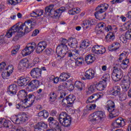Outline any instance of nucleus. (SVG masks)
I'll list each match as a JSON object with an SVG mask.
<instances>
[{
	"instance_id": "b1692460",
	"label": "nucleus",
	"mask_w": 131,
	"mask_h": 131,
	"mask_svg": "<svg viewBox=\"0 0 131 131\" xmlns=\"http://www.w3.org/2000/svg\"><path fill=\"white\" fill-rule=\"evenodd\" d=\"M95 60L96 57L93 54H88L85 58V62L88 65L93 64Z\"/></svg>"
},
{
	"instance_id": "ea45409f",
	"label": "nucleus",
	"mask_w": 131,
	"mask_h": 131,
	"mask_svg": "<svg viewBox=\"0 0 131 131\" xmlns=\"http://www.w3.org/2000/svg\"><path fill=\"white\" fill-rule=\"evenodd\" d=\"M49 101L51 103H53V102H55L56 101V99H57V94L55 93V92H51L49 95Z\"/></svg>"
},
{
	"instance_id": "6e6d98bb",
	"label": "nucleus",
	"mask_w": 131,
	"mask_h": 131,
	"mask_svg": "<svg viewBox=\"0 0 131 131\" xmlns=\"http://www.w3.org/2000/svg\"><path fill=\"white\" fill-rule=\"evenodd\" d=\"M96 107V104H91L90 105H86V108L88 110H94Z\"/></svg>"
},
{
	"instance_id": "f257e3e1",
	"label": "nucleus",
	"mask_w": 131,
	"mask_h": 131,
	"mask_svg": "<svg viewBox=\"0 0 131 131\" xmlns=\"http://www.w3.org/2000/svg\"><path fill=\"white\" fill-rule=\"evenodd\" d=\"M18 95L22 101L25 104L28 103V102H30L31 103H29V105L27 106V107H31L34 103V101H35V96L33 94L27 93L25 92V90H22L19 91Z\"/></svg>"
},
{
	"instance_id": "de8ad7c7",
	"label": "nucleus",
	"mask_w": 131,
	"mask_h": 131,
	"mask_svg": "<svg viewBox=\"0 0 131 131\" xmlns=\"http://www.w3.org/2000/svg\"><path fill=\"white\" fill-rule=\"evenodd\" d=\"M19 50H20V45H17L16 46H15L13 50H12L11 51V55H12V56L16 55V54L18 53Z\"/></svg>"
},
{
	"instance_id": "a211bd4d",
	"label": "nucleus",
	"mask_w": 131,
	"mask_h": 131,
	"mask_svg": "<svg viewBox=\"0 0 131 131\" xmlns=\"http://www.w3.org/2000/svg\"><path fill=\"white\" fill-rule=\"evenodd\" d=\"M48 127V124L43 122L38 123L34 126L35 131H45V128Z\"/></svg>"
},
{
	"instance_id": "a878e982",
	"label": "nucleus",
	"mask_w": 131,
	"mask_h": 131,
	"mask_svg": "<svg viewBox=\"0 0 131 131\" xmlns=\"http://www.w3.org/2000/svg\"><path fill=\"white\" fill-rule=\"evenodd\" d=\"M84 86V84L81 83L80 81H77L75 82L74 86L73 84H70V88H71V90H74V87L76 88L78 91H82L83 88Z\"/></svg>"
},
{
	"instance_id": "09e8293b",
	"label": "nucleus",
	"mask_w": 131,
	"mask_h": 131,
	"mask_svg": "<svg viewBox=\"0 0 131 131\" xmlns=\"http://www.w3.org/2000/svg\"><path fill=\"white\" fill-rule=\"evenodd\" d=\"M112 78L114 81H119L120 79H121L120 78L118 77V76L115 74L113 71L112 74Z\"/></svg>"
},
{
	"instance_id": "f03ea898",
	"label": "nucleus",
	"mask_w": 131,
	"mask_h": 131,
	"mask_svg": "<svg viewBox=\"0 0 131 131\" xmlns=\"http://www.w3.org/2000/svg\"><path fill=\"white\" fill-rule=\"evenodd\" d=\"M109 8V5L107 4H103L98 5L95 9V13L94 15L96 19L98 20H104L105 17H106V13L102 14L103 13H105Z\"/></svg>"
},
{
	"instance_id": "37998d69",
	"label": "nucleus",
	"mask_w": 131,
	"mask_h": 131,
	"mask_svg": "<svg viewBox=\"0 0 131 131\" xmlns=\"http://www.w3.org/2000/svg\"><path fill=\"white\" fill-rule=\"evenodd\" d=\"M112 47L113 48L112 49V51L113 52L114 51H117V50L120 48V44L117 42H114L112 44Z\"/></svg>"
},
{
	"instance_id": "423d86ee",
	"label": "nucleus",
	"mask_w": 131,
	"mask_h": 131,
	"mask_svg": "<svg viewBox=\"0 0 131 131\" xmlns=\"http://www.w3.org/2000/svg\"><path fill=\"white\" fill-rule=\"evenodd\" d=\"M68 58L71 60V61H74V60L77 61H79L80 62H84V59L83 57H78L79 56V53L77 50H73L72 51H69L68 53Z\"/></svg>"
},
{
	"instance_id": "c756f323",
	"label": "nucleus",
	"mask_w": 131,
	"mask_h": 131,
	"mask_svg": "<svg viewBox=\"0 0 131 131\" xmlns=\"http://www.w3.org/2000/svg\"><path fill=\"white\" fill-rule=\"evenodd\" d=\"M26 61H27V59L25 58H23L19 61L17 67V68L19 69V70H24V69L27 66Z\"/></svg>"
},
{
	"instance_id": "cd10ccee",
	"label": "nucleus",
	"mask_w": 131,
	"mask_h": 131,
	"mask_svg": "<svg viewBox=\"0 0 131 131\" xmlns=\"http://www.w3.org/2000/svg\"><path fill=\"white\" fill-rule=\"evenodd\" d=\"M72 52L71 51H69L68 50H66L64 48H61V50L58 52L57 55L58 58H59L60 60H62L65 55H67V57L68 58V52Z\"/></svg>"
},
{
	"instance_id": "4468645a",
	"label": "nucleus",
	"mask_w": 131,
	"mask_h": 131,
	"mask_svg": "<svg viewBox=\"0 0 131 131\" xmlns=\"http://www.w3.org/2000/svg\"><path fill=\"white\" fill-rule=\"evenodd\" d=\"M29 81H30V78L29 77H20L17 81V84L20 88H23L28 85Z\"/></svg>"
},
{
	"instance_id": "69168bd1",
	"label": "nucleus",
	"mask_w": 131,
	"mask_h": 131,
	"mask_svg": "<svg viewBox=\"0 0 131 131\" xmlns=\"http://www.w3.org/2000/svg\"><path fill=\"white\" fill-rule=\"evenodd\" d=\"M89 92L90 93H94L95 92V90H96V86L95 85H91L89 89Z\"/></svg>"
},
{
	"instance_id": "8fccbe9b",
	"label": "nucleus",
	"mask_w": 131,
	"mask_h": 131,
	"mask_svg": "<svg viewBox=\"0 0 131 131\" xmlns=\"http://www.w3.org/2000/svg\"><path fill=\"white\" fill-rule=\"evenodd\" d=\"M115 29H116V28L114 26H112L111 25H108L107 26V27L105 28V30L107 32L112 31V32H113V31H114Z\"/></svg>"
},
{
	"instance_id": "f704fd0d",
	"label": "nucleus",
	"mask_w": 131,
	"mask_h": 131,
	"mask_svg": "<svg viewBox=\"0 0 131 131\" xmlns=\"http://www.w3.org/2000/svg\"><path fill=\"white\" fill-rule=\"evenodd\" d=\"M36 93L37 94V97L36 98V101H38L45 97V93L42 92V89H40L37 90Z\"/></svg>"
},
{
	"instance_id": "79ce46f5",
	"label": "nucleus",
	"mask_w": 131,
	"mask_h": 131,
	"mask_svg": "<svg viewBox=\"0 0 131 131\" xmlns=\"http://www.w3.org/2000/svg\"><path fill=\"white\" fill-rule=\"evenodd\" d=\"M12 125V122H11V121L5 120L4 121L3 120V123L2 124V127H10Z\"/></svg>"
},
{
	"instance_id": "a19ab883",
	"label": "nucleus",
	"mask_w": 131,
	"mask_h": 131,
	"mask_svg": "<svg viewBox=\"0 0 131 131\" xmlns=\"http://www.w3.org/2000/svg\"><path fill=\"white\" fill-rule=\"evenodd\" d=\"M5 70H9V68L7 66L6 62H2L0 63V72H3Z\"/></svg>"
},
{
	"instance_id": "58836bf2",
	"label": "nucleus",
	"mask_w": 131,
	"mask_h": 131,
	"mask_svg": "<svg viewBox=\"0 0 131 131\" xmlns=\"http://www.w3.org/2000/svg\"><path fill=\"white\" fill-rule=\"evenodd\" d=\"M115 39V34L113 32H110L106 35V39L107 40H109V41H113Z\"/></svg>"
},
{
	"instance_id": "9d476101",
	"label": "nucleus",
	"mask_w": 131,
	"mask_h": 131,
	"mask_svg": "<svg viewBox=\"0 0 131 131\" xmlns=\"http://www.w3.org/2000/svg\"><path fill=\"white\" fill-rule=\"evenodd\" d=\"M92 51L96 55H103L106 53V48L103 46L96 45L92 47Z\"/></svg>"
},
{
	"instance_id": "e2e57ef3",
	"label": "nucleus",
	"mask_w": 131,
	"mask_h": 131,
	"mask_svg": "<svg viewBox=\"0 0 131 131\" xmlns=\"http://www.w3.org/2000/svg\"><path fill=\"white\" fill-rule=\"evenodd\" d=\"M50 80H51L53 83H58V82H59V77H55V76H53V78L50 79Z\"/></svg>"
},
{
	"instance_id": "2eb2a0df",
	"label": "nucleus",
	"mask_w": 131,
	"mask_h": 131,
	"mask_svg": "<svg viewBox=\"0 0 131 131\" xmlns=\"http://www.w3.org/2000/svg\"><path fill=\"white\" fill-rule=\"evenodd\" d=\"M33 78H39L41 76V69L38 68H33L30 72Z\"/></svg>"
},
{
	"instance_id": "680f3d73",
	"label": "nucleus",
	"mask_w": 131,
	"mask_h": 131,
	"mask_svg": "<svg viewBox=\"0 0 131 131\" xmlns=\"http://www.w3.org/2000/svg\"><path fill=\"white\" fill-rule=\"evenodd\" d=\"M126 81V83L128 84H130L131 83V74H128L127 78L126 80H124Z\"/></svg>"
},
{
	"instance_id": "338daca9",
	"label": "nucleus",
	"mask_w": 131,
	"mask_h": 131,
	"mask_svg": "<svg viewBox=\"0 0 131 131\" xmlns=\"http://www.w3.org/2000/svg\"><path fill=\"white\" fill-rule=\"evenodd\" d=\"M43 14V10H37V16L39 17Z\"/></svg>"
},
{
	"instance_id": "a18cd8bd",
	"label": "nucleus",
	"mask_w": 131,
	"mask_h": 131,
	"mask_svg": "<svg viewBox=\"0 0 131 131\" xmlns=\"http://www.w3.org/2000/svg\"><path fill=\"white\" fill-rule=\"evenodd\" d=\"M106 85H107V83H104L103 81H101L97 86V88L98 89L100 88V91H103V90L106 88Z\"/></svg>"
},
{
	"instance_id": "473e14b6",
	"label": "nucleus",
	"mask_w": 131,
	"mask_h": 131,
	"mask_svg": "<svg viewBox=\"0 0 131 131\" xmlns=\"http://www.w3.org/2000/svg\"><path fill=\"white\" fill-rule=\"evenodd\" d=\"M113 91L112 93L113 96H119L121 94V88L118 85L114 86L113 88Z\"/></svg>"
},
{
	"instance_id": "c9c22d12",
	"label": "nucleus",
	"mask_w": 131,
	"mask_h": 131,
	"mask_svg": "<svg viewBox=\"0 0 131 131\" xmlns=\"http://www.w3.org/2000/svg\"><path fill=\"white\" fill-rule=\"evenodd\" d=\"M103 96L104 94L102 93L94 94L92 95V97H93V101H94V102L96 103L97 100L103 98Z\"/></svg>"
},
{
	"instance_id": "3c124183",
	"label": "nucleus",
	"mask_w": 131,
	"mask_h": 131,
	"mask_svg": "<svg viewBox=\"0 0 131 131\" xmlns=\"http://www.w3.org/2000/svg\"><path fill=\"white\" fill-rule=\"evenodd\" d=\"M120 101L121 102L125 101L126 100V93L123 92L121 93L119 95Z\"/></svg>"
},
{
	"instance_id": "dca6fc26",
	"label": "nucleus",
	"mask_w": 131,
	"mask_h": 131,
	"mask_svg": "<svg viewBox=\"0 0 131 131\" xmlns=\"http://www.w3.org/2000/svg\"><path fill=\"white\" fill-rule=\"evenodd\" d=\"M14 26H16L17 29L16 32L18 31L17 34L19 35V33H20V35H23L24 32L25 33H28V30H27V28L25 27V24H22L19 27V24H16L14 25Z\"/></svg>"
},
{
	"instance_id": "052dcab7",
	"label": "nucleus",
	"mask_w": 131,
	"mask_h": 131,
	"mask_svg": "<svg viewBox=\"0 0 131 131\" xmlns=\"http://www.w3.org/2000/svg\"><path fill=\"white\" fill-rule=\"evenodd\" d=\"M16 32H17L16 35L14 37L13 39V40H14V41H17V40L19 39V38L21 37V36L23 35H21V33H19V34H18V31H17Z\"/></svg>"
},
{
	"instance_id": "5701e85b",
	"label": "nucleus",
	"mask_w": 131,
	"mask_h": 131,
	"mask_svg": "<svg viewBox=\"0 0 131 131\" xmlns=\"http://www.w3.org/2000/svg\"><path fill=\"white\" fill-rule=\"evenodd\" d=\"M48 121L49 122L50 124H53L54 125V127L57 128V130H59L60 129V127H61L60 123H59L58 121L55 120L54 117H49L48 119Z\"/></svg>"
},
{
	"instance_id": "c85d7f7f",
	"label": "nucleus",
	"mask_w": 131,
	"mask_h": 131,
	"mask_svg": "<svg viewBox=\"0 0 131 131\" xmlns=\"http://www.w3.org/2000/svg\"><path fill=\"white\" fill-rule=\"evenodd\" d=\"M8 68V69H10V68H11L9 71H7V72L4 71L2 72V76L4 79H6L7 77H9V76H10V75H11V74L13 73V70H14V68L13 67V66H11L10 67L9 66Z\"/></svg>"
},
{
	"instance_id": "ddd939ff",
	"label": "nucleus",
	"mask_w": 131,
	"mask_h": 131,
	"mask_svg": "<svg viewBox=\"0 0 131 131\" xmlns=\"http://www.w3.org/2000/svg\"><path fill=\"white\" fill-rule=\"evenodd\" d=\"M126 120L123 119L122 118H118L113 123L112 126L114 128H118L124 126L125 125V121Z\"/></svg>"
},
{
	"instance_id": "774afa93",
	"label": "nucleus",
	"mask_w": 131,
	"mask_h": 131,
	"mask_svg": "<svg viewBox=\"0 0 131 131\" xmlns=\"http://www.w3.org/2000/svg\"><path fill=\"white\" fill-rule=\"evenodd\" d=\"M43 117L45 119L49 117V112H48L46 110H43Z\"/></svg>"
},
{
	"instance_id": "4be33fe9",
	"label": "nucleus",
	"mask_w": 131,
	"mask_h": 131,
	"mask_svg": "<svg viewBox=\"0 0 131 131\" xmlns=\"http://www.w3.org/2000/svg\"><path fill=\"white\" fill-rule=\"evenodd\" d=\"M68 46L72 49H76V48H77V46H78L77 40H76L75 38L71 37L69 38Z\"/></svg>"
},
{
	"instance_id": "0e129e2a",
	"label": "nucleus",
	"mask_w": 131,
	"mask_h": 131,
	"mask_svg": "<svg viewBox=\"0 0 131 131\" xmlns=\"http://www.w3.org/2000/svg\"><path fill=\"white\" fill-rule=\"evenodd\" d=\"M16 108L17 109H18L20 111H23L24 109H25V106L18 103L16 105Z\"/></svg>"
},
{
	"instance_id": "49530a36",
	"label": "nucleus",
	"mask_w": 131,
	"mask_h": 131,
	"mask_svg": "<svg viewBox=\"0 0 131 131\" xmlns=\"http://www.w3.org/2000/svg\"><path fill=\"white\" fill-rule=\"evenodd\" d=\"M18 117L23 122H25L28 119L27 115H26V114H22L21 115H19Z\"/></svg>"
},
{
	"instance_id": "bf43d9fd",
	"label": "nucleus",
	"mask_w": 131,
	"mask_h": 131,
	"mask_svg": "<svg viewBox=\"0 0 131 131\" xmlns=\"http://www.w3.org/2000/svg\"><path fill=\"white\" fill-rule=\"evenodd\" d=\"M86 104H89L90 103H95V101H94V97H93V95L89 97L88 100L86 101Z\"/></svg>"
},
{
	"instance_id": "6ab92c4d",
	"label": "nucleus",
	"mask_w": 131,
	"mask_h": 131,
	"mask_svg": "<svg viewBox=\"0 0 131 131\" xmlns=\"http://www.w3.org/2000/svg\"><path fill=\"white\" fill-rule=\"evenodd\" d=\"M39 81L37 80H33L28 83V86L29 89H31L32 91L37 89L39 86Z\"/></svg>"
},
{
	"instance_id": "5fc2aeb1",
	"label": "nucleus",
	"mask_w": 131,
	"mask_h": 131,
	"mask_svg": "<svg viewBox=\"0 0 131 131\" xmlns=\"http://www.w3.org/2000/svg\"><path fill=\"white\" fill-rule=\"evenodd\" d=\"M13 123H15L16 124H21V123H23L21 120L19 118V116H18L17 118H16L15 120H13Z\"/></svg>"
},
{
	"instance_id": "c03bdc74",
	"label": "nucleus",
	"mask_w": 131,
	"mask_h": 131,
	"mask_svg": "<svg viewBox=\"0 0 131 131\" xmlns=\"http://www.w3.org/2000/svg\"><path fill=\"white\" fill-rule=\"evenodd\" d=\"M106 26V25L103 23H99L96 25V28H98L99 29V31L100 32H102V29H105V28Z\"/></svg>"
},
{
	"instance_id": "2f4dec72",
	"label": "nucleus",
	"mask_w": 131,
	"mask_h": 131,
	"mask_svg": "<svg viewBox=\"0 0 131 131\" xmlns=\"http://www.w3.org/2000/svg\"><path fill=\"white\" fill-rule=\"evenodd\" d=\"M71 75L69 73L63 72L60 74L59 78L61 81H66V80H67L68 78H70Z\"/></svg>"
},
{
	"instance_id": "72a5a7b5",
	"label": "nucleus",
	"mask_w": 131,
	"mask_h": 131,
	"mask_svg": "<svg viewBox=\"0 0 131 131\" xmlns=\"http://www.w3.org/2000/svg\"><path fill=\"white\" fill-rule=\"evenodd\" d=\"M113 72L119 77L121 79L123 77V72L120 69L114 67Z\"/></svg>"
},
{
	"instance_id": "412c9836",
	"label": "nucleus",
	"mask_w": 131,
	"mask_h": 131,
	"mask_svg": "<svg viewBox=\"0 0 131 131\" xmlns=\"http://www.w3.org/2000/svg\"><path fill=\"white\" fill-rule=\"evenodd\" d=\"M95 70L89 69L85 73V77H86V79H93V78H95Z\"/></svg>"
},
{
	"instance_id": "aec40b11",
	"label": "nucleus",
	"mask_w": 131,
	"mask_h": 131,
	"mask_svg": "<svg viewBox=\"0 0 131 131\" xmlns=\"http://www.w3.org/2000/svg\"><path fill=\"white\" fill-rule=\"evenodd\" d=\"M47 42L45 41H40L37 45L36 52L37 53H41L47 48Z\"/></svg>"
},
{
	"instance_id": "20e7f679",
	"label": "nucleus",
	"mask_w": 131,
	"mask_h": 131,
	"mask_svg": "<svg viewBox=\"0 0 131 131\" xmlns=\"http://www.w3.org/2000/svg\"><path fill=\"white\" fill-rule=\"evenodd\" d=\"M58 120L60 124L64 127H68L71 124V118L66 112L61 113L58 116Z\"/></svg>"
},
{
	"instance_id": "7c9ffc66",
	"label": "nucleus",
	"mask_w": 131,
	"mask_h": 131,
	"mask_svg": "<svg viewBox=\"0 0 131 131\" xmlns=\"http://www.w3.org/2000/svg\"><path fill=\"white\" fill-rule=\"evenodd\" d=\"M25 27L27 28L28 32H30L32 29H33V27H34V25L32 23V21L31 20H28L26 21L25 23Z\"/></svg>"
},
{
	"instance_id": "f3484780",
	"label": "nucleus",
	"mask_w": 131,
	"mask_h": 131,
	"mask_svg": "<svg viewBox=\"0 0 131 131\" xmlns=\"http://www.w3.org/2000/svg\"><path fill=\"white\" fill-rule=\"evenodd\" d=\"M17 85L13 84L9 86L7 89V93L10 96H15L17 94Z\"/></svg>"
},
{
	"instance_id": "603ef678",
	"label": "nucleus",
	"mask_w": 131,
	"mask_h": 131,
	"mask_svg": "<svg viewBox=\"0 0 131 131\" xmlns=\"http://www.w3.org/2000/svg\"><path fill=\"white\" fill-rule=\"evenodd\" d=\"M103 78L102 81H103L104 83H107V81L110 79V76L108 74H105L103 75Z\"/></svg>"
},
{
	"instance_id": "f8f14e48",
	"label": "nucleus",
	"mask_w": 131,
	"mask_h": 131,
	"mask_svg": "<svg viewBox=\"0 0 131 131\" xmlns=\"http://www.w3.org/2000/svg\"><path fill=\"white\" fill-rule=\"evenodd\" d=\"M123 59H125L123 60L121 64V67L122 69H126V68L128 67V63H129L128 59H126V54L122 53L120 54L119 58V61H121Z\"/></svg>"
},
{
	"instance_id": "0eeeda50",
	"label": "nucleus",
	"mask_w": 131,
	"mask_h": 131,
	"mask_svg": "<svg viewBox=\"0 0 131 131\" xmlns=\"http://www.w3.org/2000/svg\"><path fill=\"white\" fill-rule=\"evenodd\" d=\"M126 27L129 30L125 32L124 35H121L120 37V40L123 43H126L127 42V39H131V24H127Z\"/></svg>"
},
{
	"instance_id": "4c0bfd02",
	"label": "nucleus",
	"mask_w": 131,
	"mask_h": 131,
	"mask_svg": "<svg viewBox=\"0 0 131 131\" xmlns=\"http://www.w3.org/2000/svg\"><path fill=\"white\" fill-rule=\"evenodd\" d=\"M94 24V19L86 20L83 21V26L85 27V28H89V26H92Z\"/></svg>"
},
{
	"instance_id": "13d9d810",
	"label": "nucleus",
	"mask_w": 131,
	"mask_h": 131,
	"mask_svg": "<svg viewBox=\"0 0 131 131\" xmlns=\"http://www.w3.org/2000/svg\"><path fill=\"white\" fill-rule=\"evenodd\" d=\"M130 86V84L128 83H126V82L125 83L124 86L122 87V89L124 92H127L128 90V89H129V87Z\"/></svg>"
},
{
	"instance_id": "393cba45",
	"label": "nucleus",
	"mask_w": 131,
	"mask_h": 131,
	"mask_svg": "<svg viewBox=\"0 0 131 131\" xmlns=\"http://www.w3.org/2000/svg\"><path fill=\"white\" fill-rule=\"evenodd\" d=\"M59 44L57 46V48H63L65 50H68V47L66 44L68 43V40L64 38H60L59 39Z\"/></svg>"
},
{
	"instance_id": "6e6552de",
	"label": "nucleus",
	"mask_w": 131,
	"mask_h": 131,
	"mask_svg": "<svg viewBox=\"0 0 131 131\" xmlns=\"http://www.w3.org/2000/svg\"><path fill=\"white\" fill-rule=\"evenodd\" d=\"M75 101V96L73 95H70L66 97V98H63L62 100V103L63 106L70 107L72 106V104Z\"/></svg>"
},
{
	"instance_id": "864d4df0",
	"label": "nucleus",
	"mask_w": 131,
	"mask_h": 131,
	"mask_svg": "<svg viewBox=\"0 0 131 131\" xmlns=\"http://www.w3.org/2000/svg\"><path fill=\"white\" fill-rule=\"evenodd\" d=\"M45 53L48 56H51V55L54 54V50L51 48L47 49L45 51Z\"/></svg>"
},
{
	"instance_id": "7ed1b4c3",
	"label": "nucleus",
	"mask_w": 131,
	"mask_h": 131,
	"mask_svg": "<svg viewBox=\"0 0 131 131\" xmlns=\"http://www.w3.org/2000/svg\"><path fill=\"white\" fill-rule=\"evenodd\" d=\"M66 11V9L65 7H61L56 10L54 9V5H50L49 6H47L45 8V15L47 16H51V15H53L56 18H59L60 16L62 14V13L65 12Z\"/></svg>"
},
{
	"instance_id": "bb28decb",
	"label": "nucleus",
	"mask_w": 131,
	"mask_h": 131,
	"mask_svg": "<svg viewBox=\"0 0 131 131\" xmlns=\"http://www.w3.org/2000/svg\"><path fill=\"white\" fill-rule=\"evenodd\" d=\"M17 32V26H13L11 29H9L6 33V36L8 38L12 37L13 34H15Z\"/></svg>"
},
{
	"instance_id": "1a4fd4ad",
	"label": "nucleus",
	"mask_w": 131,
	"mask_h": 131,
	"mask_svg": "<svg viewBox=\"0 0 131 131\" xmlns=\"http://www.w3.org/2000/svg\"><path fill=\"white\" fill-rule=\"evenodd\" d=\"M36 48V44L33 42L29 43L27 45V47L23 50L22 53H24L25 56L30 55Z\"/></svg>"
},
{
	"instance_id": "e433bc0d",
	"label": "nucleus",
	"mask_w": 131,
	"mask_h": 131,
	"mask_svg": "<svg viewBox=\"0 0 131 131\" xmlns=\"http://www.w3.org/2000/svg\"><path fill=\"white\" fill-rule=\"evenodd\" d=\"M90 41L88 39L82 40L80 45V48L81 49H86L88 47L90 46Z\"/></svg>"
},
{
	"instance_id": "39448f33",
	"label": "nucleus",
	"mask_w": 131,
	"mask_h": 131,
	"mask_svg": "<svg viewBox=\"0 0 131 131\" xmlns=\"http://www.w3.org/2000/svg\"><path fill=\"white\" fill-rule=\"evenodd\" d=\"M107 104L106 108L110 114H111L113 117H116L118 115V111L115 110V104L112 100H108L107 102Z\"/></svg>"
},
{
	"instance_id": "9b49d317",
	"label": "nucleus",
	"mask_w": 131,
	"mask_h": 131,
	"mask_svg": "<svg viewBox=\"0 0 131 131\" xmlns=\"http://www.w3.org/2000/svg\"><path fill=\"white\" fill-rule=\"evenodd\" d=\"M106 117L105 113L103 111H98L95 112V114L92 115V121H96V120H103Z\"/></svg>"
},
{
	"instance_id": "4d7b16f0",
	"label": "nucleus",
	"mask_w": 131,
	"mask_h": 131,
	"mask_svg": "<svg viewBox=\"0 0 131 131\" xmlns=\"http://www.w3.org/2000/svg\"><path fill=\"white\" fill-rule=\"evenodd\" d=\"M21 1L18 2V1H9L8 4L11 5V6H16V5H18V4H20Z\"/></svg>"
}]
</instances>
